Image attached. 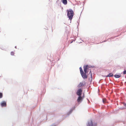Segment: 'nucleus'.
Masks as SVG:
<instances>
[{"label":"nucleus","instance_id":"f257e3e1","mask_svg":"<svg viewBox=\"0 0 126 126\" xmlns=\"http://www.w3.org/2000/svg\"><path fill=\"white\" fill-rule=\"evenodd\" d=\"M67 16L69 18L71 21L73 18L74 15V12L71 9L67 10Z\"/></svg>","mask_w":126,"mask_h":126},{"label":"nucleus","instance_id":"f03ea898","mask_svg":"<svg viewBox=\"0 0 126 126\" xmlns=\"http://www.w3.org/2000/svg\"><path fill=\"white\" fill-rule=\"evenodd\" d=\"M79 69L80 72L81 74L82 77L84 79H86L87 78V76L86 75V74L87 73H84V72L81 67L79 68Z\"/></svg>","mask_w":126,"mask_h":126},{"label":"nucleus","instance_id":"7ed1b4c3","mask_svg":"<svg viewBox=\"0 0 126 126\" xmlns=\"http://www.w3.org/2000/svg\"><path fill=\"white\" fill-rule=\"evenodd\" d=\"M82 90L81 89H79L77 92V94L78 96H81Z\"/></svg>","mask_w":126,"mask_h":126},{"label":"nucleus","instance_id":"20e7f679","mask_svg":"<svg viewBox=\"0 0 126 126\" xmlns=\"http://www.w3.org/2000/svg\"><path fill=\"white\" fill-rule=\"evenodd\" d=\"M88 67L89 66L88 65H86L84 66V70L85 73H87V70Z\"/></svg>","mask_w":126,"mask_h":126},{"label":"nucleus","instance_id":"39448f33","mask_svg":"<svg viewBox=\"0 0 126 126\" xmlns=\"http://www.w3.org/2000/svg\"><path fill=\"white\" fill-rule=\"evenodd\" d=\"M1 105L2 107H5L6 106V103L5 101H3L1 104Z\"/></svg>","mask_w":126,"mask_h":126},{"label":"nucleus","instance_id":"423d86ee","mask_svg":"<svg viewBox=\"0 0 126 126\" xmlns=\"http://www.w3.org/2000/svg\"><path fill=\"white\" fill-rule=\"evenodd\" d=\"M82 99L83 98L81 96H79V97L77 99V101L78 103H79L81 100H82Z\"/></svg>","mask_w":126,"mask_h":126},{"label":"nucleus","instance_id":"0eeeda50","mask_svg":"<svg viewBox=\"0 0 126 126\" xmlns=\"http://www.w3.org/2000/svg\"><path fill=\"white\" fill-rule=\"evenodd\" d=\"M87 126H93L92 122V120H90L89 121L88 125H87Z\"/></svg>","mask_w":126,"mask_h":126},{"label":"nucleus","instance_id":"6e6552de","mask_svg":"<svg viewBox=\"0 0 126 126\" xmlns=\"http://www.w3.org/2000/svg\"><path fill=\"white\" fill-rule=\"evenodd\" d=\"M84 86V85L83 84V83L80 82L79 84L78 85V87L79 88H80L81 87H82Z\"/></svg>","mask_w":126,"mask_h":126},{"label":"nucleus","instance_id":"1a4fd4ad","mask_svg":"<svg viewBox=\"0 0 126 126\" xmlns=\"http://www.w3.org/2000/svg\"><path fill=\"white\" fill-rule=\"evenodd\" d=\"M63 2L64 4H66L67 3V0H63Z\"/></svg>","mask_w":126,"mask_h":126},{"label":"nucleus","instance_id":"9d476101","mask_svg":"<svg viewBox=\"0 0 126 126\" xmlns=\"http://www.w3.org/2000/svg\"><path fill=\"white\" fill-rule=\"evenodd\" d=\"M121 76L120 75H114V77L115 78H118L121 77Z\"/></svg>","mask_w":126,"mask_h":126},{"label":"nucleus","instance_id":"9b49d317","mask_svg":"<svg viewBox=\"0 0 126 126\" xmlns=\"http://www.w3.org/2000/svg\"><path fill=\"white\" fill-rule=\"evenodd\" d=\"M113 76V74L112 73H110L109 74L108 76H107V77H111L112 76Z\"/></svg>","mask_w":126,"mask_h":126},{"label":"nucleus","instance_id":"f8f14e48","mask_svg":"<svg viewBox=\"0 0 126 126\" xmlns=\"http://www.w3.org/2000/svg\"><path fill=\"white\" fill-rule=\"evenodd\" d=\"M3 96L2 94L0 92V98H1Z\"/></svg>","mask_w":126,"mask_h":126},{"label":"nucleus","instance_id":"ddd939ff","mask_svg":"<svg viewBox=\"0 0 126 126\" xmlns=\"http://www.w3.org/2000/svg\"><path fill=\"white\" fill-rule=\"evenodd\" d=\"M106 99L105 98H103V102L104 103H105L106 102Z\"/></svg>","mask_w":126,"mask_h":126},{"label":"nucleus","instance_id":"4468645a","mask_svg":"<svg viewBox=\"0 0 126 126\" xmlns=\"http://www.w3.org/2000/svg\"><path fill=\"white\" fill-rule=\"evenodd\" d=\"M14 53L13 52H12L11 53V54L12 55H14Z\"/></svg>","mask_w":126,"mask_h":126},{"label":"nucleus","instance_id":"2eb2a0df","mask_svg":"<svg viewBox=\"0 0 126 126\" xmlns=\"http://www.w3.org/2000/svg\"><path fill=\"white\" fill-rule=\"evenodd\" d=\"M90 73V75H91V78L92 79V74L91 72V71H90V73H89V74Z\"/></svg>","mask_w":126,"mask_h":126},{"label":"nucleus","instance_id":"dca6fc26","mask_svg":"<svg viewBox=\"0 0 126 126\" xmlns=\"http://www.w3.org/2000/svg\"><path fill=\"white\" fill-rule=\"evenodd\" d=\"M123 74H126V71L125 70L123 72Z\"/></svg>","mask_w":126,"mask_h":126},{"label":"nucleus","instance_id":"f3484780","mask_svg":"<svg viewBox=\"0 0 126 126\" xmlns=\"http://www.w3.org/2000/svg\"><path fill=\"white\" fill-rule=\"evenodd\" d=\"M124 104L125 106H126V103H124Z\"/></svg>","mask_w":126,"mask_h":126},{"label":"nucleus","instance_id":"a211bd4d","mask_svg":"<svg viewBox=\"0 0 126 126\" xmlns=\"http://www.w3.org/2000/svg\"><path fill=\"white\" fill-rule=\"evenodd\" d=\"M96 125H95V126H96Z\"/></svg>","mask_w":126,"mask_h":126}]
</instances>
